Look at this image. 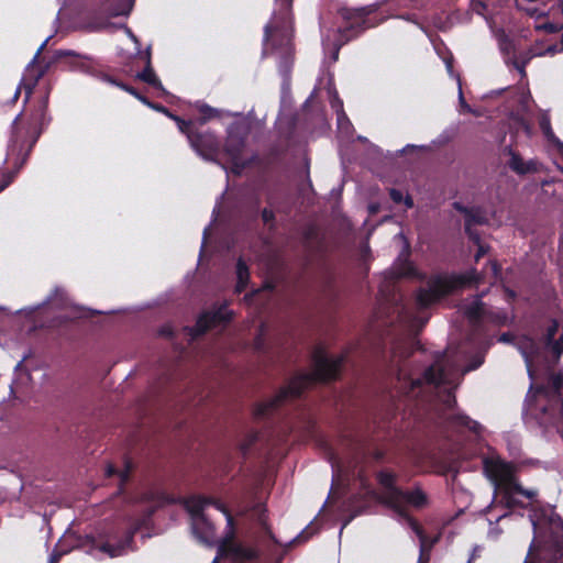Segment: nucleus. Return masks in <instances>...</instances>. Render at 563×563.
I'll use <instances>...</instances> for the list:
<instances>
[{
	"mask_svg": "<svg viewBox=\"0 0 563 563\" xmlns=\"http://www.w3.org/2000/svg\"><path fill=\"white\" fill-rule=\"evenodd\" d=\"M466 358L467 352L465 349L459 352L448 350L443 355L437 357L434 363L424 372L422 378H412L407 376L404 369H400L398 380L402 383V388L408 394H415L416 388H420L418 394H421V390L434 391L435 399L443 406L444 411L455 405L453 390L459 385L462 376L482 365L484 360L482 346L473 362L462 368L461 363Z\"/></svg>",
	"mask_w": 563,
	"mask_h": 563,
	"instance_id": "nucleus-1",
	"label": "nucleus"
},
{
	"mask_svg": "<svg viewBox=\"0 0 563 563\" xmlns=\"http://www.w3.org/2000/svg\"><path fill=\"white\" fill-rule=\"evenodd\" d=\"M178 129L181 133L186 134L191 147L196 153L206 161L217 162L220 153H223L228 161L232 164L231 170L234 174H240L246 164L245 152V137L249 133L246 122H235L228 129V137L223 147L220 150V144L216 135L211 132H194L191 122L176 119Z\"/></svg>",
	"mask_w": 563,
	"mask_h": 563,
	"instance_id": "nucleus-2",
	"label": "nucleus"
},
{
	"mask_svg": "<svg viewBox=\"0 0 563 563\" xmlns=\"http://www.w3.org/2000/svg\"><path fill=\"white\" fill-rule=\"evenodd\" d=\"M534 538L525 563H560L563 556V521L551 507L530 514Z\"/></svg>",
	"mask_w": 563,
	"mask_h": 563,
	"instance_id": "nucleus-3",
	"label": "nucleus"
},
{
	"mask_svg": "<svg viewBox=\"0 0 563 563\" xmlns=\"http://www.w3.org/2000/svg\"><path fill=\"white\" fill-rule=\"evenodd\" d=\"M378 483L383 488L382 500L389 508H391L395 514L404 519L411 529L416 532L420 542V558L419 563L428 562V552L432 548L435 540H430L426 537L418 526L416 521L409 517L407 507H423L427 504V497L424 493L417 488L412 492H402L396 485V476L387 471H382L377 475Z\"/></svg>",
	"mask_w": 563,
	"mask_h": 563,
	"instance_id": "nucleus-4",
	"label": "nucleus"
},
{
	"mask_svg": "<svg viewBox=\"0 0 563 563\" xmlns=\"http://www.w3.org/2000/svg\"><path fill=\"white\" fill-rule=\"evenodd\" d=\"M342 362V356H330L321 347L316 350L313 354V373L300 375L292 379L289 385L282 389L274 398L258 404L254 408V415L258 418L269 415V412L285 399L298 397L303 388L314 380H328L335 378Z\"/></svg>",
	"mask_w": 563,
	"mask_h": 563,
	"instance_id": "nucleus-5",
	"label": "nucleus"
},
{
	"mask_svg": "<svg viewBox=\"0 0 563 563\" xmlns=\"http://www.w3.org/2000/svg\"><path fill=\"white\" fill-rule=\"evenodd\" d=\"M483 464L485 474L494 486L495 498H498L488 507L489 512L499 506L511 508L521 505L520 497L529 500L534 498L536 492L523 490L516 482L514 466L498 455L490 454L484 457Z\"/></svg>",
	"mask_w": 563,
	"mask_h": 563,
	"instance_id": "nucleus-6",
	"label": "nucleus"
},
{
	"mask_svg": "<svg viewBox=\"0 0 563 563\" xmlns=\"http://www.w3.org/2000/svg\"><path fill=\"white\" fill-rule=\"evenodd\" d=\"M153 510V507L146 509L142 519L130 522L122 538L112 526H104L98 528L93 534L79 538L77 547L92 555L104 554L110 558L123 555L131 549L133 533L146 523Z\"/></svg>",
	"mask_w": 563,
	"mask_h": 563,
	"instance_id": "nucleus-7",
	"label": "nucleus"
},
{
	"mask_svg": "<svg viewBox=\"0 0 563 563\" xmlns=\"http://www.w3.org/2000/svg\"><path fill=\"white\" fill-rule=\"evenodd\" d=\"M558 328L556 322H553L549 327L544 344L537 343L528 336H522L516 341V345L525 358L527 371L532 382L537 379L540 365L549 366V353L552 358H558L563 352V334L560 341H554Z\"/></svg>",
	"mask_w": 563,
	"mask_h": 563,
	"instance_id": "nucleus-8",
	"label": "nucleus"
},
{
	"mask_svg": "<svg viewBox=\"0 0 563 563\" xmlns=\"http://www.w3.org/2000/svg\"><path fill=\"white\" fill-rule=\"evenodd\" d=\"M292 0H276L277 9L274 12L273 20L265 27L264 54L268 49H277L276 40L280 38V49L285 58L279 63V70L286 74L289 70L290 62V31H289V9Z\"/></svg>",
	"mask_w": 563,
	"mask_h": 563,
	"instance_id": "nucleus-9",
	"label": "nucleus"
},
{
	"mask_svg": "<svg viewBox=\"0 0 563 563\" xmlns=\"http://www.w3.org/2000/svg\"><path fill=\"white\" fill-rule=\"evenodd\" d=\"M213 506L222 512L232 525V517L222 503L210 497L191 496L186 499L185 507L191 516V529L195 537L202 543L212 544L214 541V527L205 515L206 509Z\"/></svg>",
	"mask_w": 563,
	"mask_h": 563,
	"instance_id": "nucleus-10",
	"label": "nucleus"
},
{
	"mask_svg": "<svg viewBox=\"0 0 563 563\" xmlns=\"http://www.w3.org/2000/svg\"><path fill=\"white\" fill-rule=\"evenodd\" d=\"M481 280V275L476 271H470L461 275H437L430 278L427 288L418 291L416 303L419 308H427L443 296L470 286L477 284Z\"/></svg>",
	"mask_w": 563,
	"mask_h": 563,
	"instance_id": "nucleus-11",
	"label": "nucleus"
},
{
	"mask_svg": "<svg viewBox=\"0 0 563 563\" xmlns=\"http://www.w3.org/2000/svg\"><path fill=\"white\" fill-rule=\"evenodd\" d=\"M498 45L500 52L504 55V60L508 66H512L517 69L521 77L526 76V66L527 64L536 56H553L554 54L563 51V35L561 45L550 44L547 48L542 49L539 46L531 47L529 49H519L515 42L509 38L506 34H500L498 36Z\"/></svg>",
	"mask_w": 563,
	"mask_h": 563,
	"instance_id": "nucleus-12",
	"label": "nucleus"
},
{
	"mask_svg": "<svg viewBox=\"0 0 563 563\" xmlns=\"http://www.w3.org/2000/svg\"><path fill=\"white\" fill-rule=\"evenodd\" d=\"M464 314L468 321L474 325L484 323H492L494 325H505L512 317L503 309L487 308L479 297L472 299L463 306Z\"/></svg>",
	"mask_w": 563,
	"mask_h": 563,
	"instance_id": "nucleus-13",
	"label": "nucleus"
},
{
	"mask_svg": "<svg viewBox=\"0 0 563 563\" xmlns=\"http://www.w3.org/2000/svg\"><path fill=\"white\" fill-rule=\"evenodd\" d=\"M371 13V10L366 8L362 9H343L341 11V14L344 20H346L347 26L342 31L341 38L339 42H335L333 44L329 43L328 40L323 41V47L324 49L332 46L333 54H332V60L335 62L338 59V54L340 47L347 42L352 35L347 34L350 31H353L355 29L357 30H364L365 27H372L376 23L371 22L369 19H366V16Z\"/></svg>",
	"mask_w": 563,
	"mask_h": 563,
	"instance_id": "nucleus-14",
	"label": "nucleus"
},
{
	"mask_svg": "<svg viewBox=\"0 0 563 563\" xmlns=\"http://www.w3.org/2000/svg\"><path fill=\"white\" fill-rule=\"evenodd\" d=\"M257 556L255 549L238 542L232 538L224 539L218 549V555L211 563H218L219 560H229L233 563H244Z\"/></svg>",
	"mask_w": 563,
	"mask_h": 563,
	"instance_id": "nucleus-15",
	"label": "nucleus"
},
{
	"mask_svg": "<svg viewBox=\"0 0 563 563\" xmlns=\"http://www.w3.org/2000/svg\"><path fill=\"white\" fill-rule=\"evenodd\" d=\"M230 319L231 311L227 308L225 305L219 307L218 309L206 311L198 318L195 328L191 330V335L192 338H197L209 329L224 325Z\"/></svg>",
	"mask_w": 563,
	"mask_h": 563,
	"instance_id": "nucleus-16",
	"label": "nucleus"
},
{
	"mask_svg": "<svg viewBox=\"0 0 563 563\" xmlns=\"http://www.w3.org/2000/svg\"><path fill=\"white\" fill-rule=\"evenodd\" d=\"M531 96L528 91H522L519 97V108L512 112L509 118L511 130L516 132L523 131L528 136L531 135V124L526 118V112L529 110Z\"/></svg>",
	"mask_w": 563,
	"mask_h": 563,
	"instance_id": "nucleus-17",
	"label": "nucleus"
},
{
	"mask_svg": "<svg viewBox=\"0 0 563 563\" xmlns=\"http://www.w3.org/2000/svg\"><path fill=\"white\" fill-rule=\"evenodd\" d=\"M442 415L444 420L448 421L451 426L465 428L472 431L478 438L483 435L484 427L467 416L457 412L454 409V405H452L450 409H445Z\"/></svg>",
	"mask_w": 563,
	"mask_h": 563,
	"instance_id": "nucleus-18",
	"label": "nucleus"
},
{
	"mask_svg": "<svg viewBox=\"0 0 563 563\" xmlns=\"http://www.w3.org/2000/svg\"><path fill=\"white\" fill-rule=\"evenodd\" d=\"M33 386V378L31 376L30 367L25 361L16 364L14 369V379L11 384V393L19 397L21 394L27 391Z\"/></svg>",
	"mask_w": 563,
	"mask_h": 563,
	"instance_id": "nucleus-19",
	"label": "nucleus"
},
{
	"mask_svg": "<svg viewBox=\"0 0 563 563\" xmlns=\"http://www.w3.org/2000/svg\"><path fill=\"white\" fill-rule=\"evenodd\" d=\"M47 42H48V38H46L41 44V46L37 48L35 55H34L33 60L26 68V73H25V76H24L22 85H21L25 89L26 99L31 96L32 90L35 87V85L37 84V81L40 80V78L44 75V70L35 69V62L38 58V56L41 55L44 47L46 46Z\"/></svg>",
	"mask_w": 563,
	"mask_h": 563,
	"instance_id": "nucleus-20",
	"label": "nucleus"
},
{
	"mask_svg": "<svg viewBox=\"0 0 563 563\" xmlns=\"http://www.w3.org/2000/svg\"><path fill=\"white\" fill-rule=\"evenodd\" d=\"M408 257L409 244L405 241L404 250L399 254L389 273L393 277H412L417 275L416 268L408 261Z\"/></svg>",
	"mask_w": 563,
	"mask_h": 563,
	"instance_id": "nucleus-21",
	"label": "nucleus"
},
{
	"mask_svg": "<svg viewBox=\"0 0 563 563\" xmlns=\"http://www.w3.org/2000/svg\"><path fill=\"white\" fill-rule=\"evenodd\" d=\"M503 0H468L470 10L481 16L492 26L493 15L497 12Z\"/></svg>",
	"mask_w": 563,
	"mask_h": 563,
	"instance_id": "nucleus-22",
	"label": "nucleus"
},
{
	"mask_svg": "<svg viewBox=\"0 0 563 563\" xmlns=\"http://www.w3.org/2000/svg\"><path fill=\"white\" fill-rule=\"evenodd\" d=\"M485 220L484 216L478 212H468L466 219V232L470 239L477 245V252L475 254V260L478 261L482 256H484L488 252V246L481 243L479 236L472 229L473 223H483Z\"/></svg>",
	"mask_w": 563,
	"mask_h": 563,
	"instance_id": "nucleus-23",
	"label": "nucleus"
},
{
	"mask_svg": "<svg viewBox=\"0 0 563 563\" xmlns=\"http://www.w3.org/2000/svg\"><path fill=\"white\" fill-rule=\"evenodd\" d=\"M55 60H64L71 69H85L87 66L86 57L75 53L74 51H57Z\"/></svg>",
	"mask_w": 563,
	"mask_h": 563,
	"instance_id": "nucleus-24",
	"label": "nucleus"
},
{
	"mask_svg": "<svg viewBox=\"0 0 563 563\" xmlns=\"http://www.w3.org/2000/svg\"><path fill=\"white\" fill-rule=\"evenodd\" d=\"M331 106H332L333 110L336 112V121H338L339 131L341 133L347 134L351 129V123L343 111V108H342L343 103L338 98L335 92L331 96Z\"/></svg>",
	"mask_w": 563,
	"mask_h": 563,
	"instance_id": "nucleus-25",
	"label": "nucleus"
},
{
	"mask_svg": "<svg viewBox=\"0 0 563 563\" xmlns=\"http://www.w3.org/2000/svg\"><path fill=\"white\" fill-rule=\"evenodd\" d=\"M509 167L517 174H527L537 170L534 161L525 162L517 153L510 152Z\"/></svg>",
	"mask_w": 563,
	"mask_h": 563,
	"instance_id": "nucleus-26",
	"label": "nucleus"
},
{
	"mask_svg": "<svg viewBox=\"0 0 563 563\" xmlns=\"http://www.w3.org/2000/svg\"><path fill=\"white\" fill-rule=\"evenodd\" d=\"M250 277L249 266L245 264V262L240 258L236 263V286L235 290L238 292H241L245 289L247 282Z\"/></svg>",
	"mask_w": 563,
	"mask_h": 563,
	"instance_id": "nucleus-27",
	"label": "nucleus"
},
{
	"mask_svg": "<svg viewBox=\"0 0 563 563\" xmlns=\"http://www.w3.org/2000/svg\"><path fill=\"white\" fill-rule=\"evenodd\" d=\"M139 78L156 89L164 90L158 77L156 76V74L154 73L153 68L150 65V56L148 55H147V66L141 74H139Z\"/></svg>",
	"mask_w": 563,
	"mask_h": 563,
	"instance_id": "nucleus-28",
	"label": "nucleus"
},
{
	"mask_svg": "<svg viewBox=\"0 0 563 563\" xmlns=\"http://www.w3.org/2000/svg\"><path fill=\"white\" fill-rule=\"evenodd\" d=\"M330 462L333 470V485L331 494L334 495L338 489V486L340 485V482L342 481V477H344L345 474L343 467L334 457L331 456Z\"/></svg>",
	"mask_w": 563,
	"mask_h": 563,
	"instance_id": "nucleus-29",
	"label": "nucleus"
},
{
	"mask_svg": "<svg viewBox=\"0 0 563 563\" xmlns=\"http://www.w3.org/2000/svg\"><path fill=\"white\" fill-rule=\"evenodd\" d=\"M540 129L549 141H558L551 129L550 117L547 112L541 113L539 119Z\"/></svg>",
	"mask_w": 563,
	"mask_h": 563,
	"instance_id": "nucleus-30",
	"label": "nucleus"
},
{
	"mask_svg": "<svg viewBox=\"0 0 563 563\" xmlns=\"http://www.w3.org/2000/svg\"><path fill=\"white\" fill-rule=\"evenodd\" d=\"M132 463L129 461H125L124 463V470L117 471L112 465H109L107 467V475L112 476L114 474H118L121 482H124L128 479L130 472L132 471Z\"/></svg>",
	"mask_w": 563,
	"mask_h": 563,
	"instance_id": "nucleus-31",
	"label": "nucleus"
},
{
	"mask_svg": "<svg viewBox=\"0 0 563 563\" xmlns=\"http://www.w3.org/2000/svg\"><path fill=\"white\" fill-rule=\"evenodd\" d=\"M401 318L406 322H408L409 328L412 329V330L416 329V328L422 327L423 323H424V320H422L420 318H417V317H413L411 314H407V313H405Z\"/></svg>",
	"mask_w": 563,
	"mask_h": 563,
	"instance_id": "nucleus-32",
	"label": "nucleus"
},
{
	"mask_svg": "<svg viewBox=\"0 0 563 563\" xmlns=\"http://www.w3.org/2000/svg\"><path fill=\"white\" fill-rule=\"evenodd\" d=\"M15 176V172L14 173H10V174H7L4 177H3V180L2 183L0 184V192L2 190H4L13 180Z\"/></svg>",
	"mask_w": 563,
	"mask_h": 563,
	"instance_id": "nucleus-33",
	"label": "nucleus"
},
{
	"mask_svg": "<svg viewBox=\"0 0 563 563\" xmlns=\"http://www.w3.org/2000/svg\"><path fill=\"white\" fill-rule=\"evenodd\" d=\"M200 112L203 114V117H205L206 119H208V118H211V117H213V115H214L216 110H214V109H212V108H210V107H208V106H202V107L200 108Z\"/></svg>",
	"mask_w": 563,
	"mask_h": 563,
	"instance_id": "nucleus-34",
	"label": "nucleus"
},
{
	"mask_svg": "<svg viewBox=\"0 0 563 563\" xmlns=\"http://www.w3.org/2000/svg\"><path fill=\"white\" fill-rule=\"evenodd\" d=\"M390 198L395 201V202H400L402 201V194L397 190V189H391L390 190Z\"/></svg>",
	"mask_w": 563,
	"mask_h": 563,
	"instance_id": "nucleus-35",
	"label": "nucleus"
},
{
	"mask_svg": "<svg viewBox=\"0 0 563 563\" xmlns=\"http://www.w3.org/2000/svg\"><path fill=\"white\" fill-rule=\"evenodd\" d=\"M460 104H461V108L463 111L465 112H473V110L471 109V107L468 104H466L464 98H463V93H462V90L460 89Z\"/></svg>",
	"mask_w": 563,
	"mask_h": 563,
	"instance_id": "nucleus-36",
	"label": "nucleus"
},
{
	"mask_svg": "<svg viewBox=\"0 0 563 563\" xmlns=\"http://www.w3.org/2000/svg\"><path fill=\"white\" fill-rule=\"evenodd\" d=\"M460 104H461V108L463 111L465 112H473V110L471 109V107L468 104H466L464 98H463V93H462V90L460 89Z\"/></svg>",
	"mask_w": 563,
	"mask_h": 563,
	"instance_id": "nucleus-37",
	"label": "nucleus"
},
{
	"mask_svg": "<svg viewBox=\"0 0 563 563\" xmlns=\"http://www.w3.org/2000/svg\"><path fill=\"white\" fill-rule=\"evenodd\" d=\"M262 216H263V220H264L265 223L271 222L273 220V218H274L273 212L271 210H267V209H265L263 211Z\"/></svg>",
	"mask_w": 563,
	"mask_h": 563,
	"instance_id": "nucleus-38",
	"label": "nucleus"
},
{
	"mask_svg": "<svg viewBox=\"0 0 563 563\" xmlns=\"http://www.w3.org/2000/svg\"><path fill=\"white\" fill-rule=\"evenodd\" d=\"M489 272H490L493 277H497L498 272H499V267H498L496 262H490V264H489Z\"/></svg>",
	"mask_w": 563,
	"mask_h": 563,
	"instance_id": "nucleus-39",
	"label": "nucleus"
},
{
	"mask_svg": "<svg viewBox=\"0 0 563 563\" xmlns=\"http://www.w3.org/2000/svg\"><path fill=\"white\" fill-rule=\"evenodd\" d=\"M154 109L167 114L169 118H172L173 120H175L177 122L176 119H179L178 117H175V115H172L164 107H161V106H152Z\"/></svg>",
	"mask_w": 563,
	"mask_h": 563,
	"instance_id": "nucleus-40",
	"label": "nucleus"
},
{
	"mask_svg": "<svg viewBox=\"0 0 563 563\" xmlns=\"http://www.w3.org/2000/svg\"><path fill=\"white\" fill-rule=\"evenodd\" d=\"M514 339L515 338L511 334L504 333L503 335H500L499 341L500 342H505V343H509V342H512Z\"/></svg>",
	"mask_w": 563,
	"mask_h": 563,
	"instance_id": "nucleus-41",
	"label": "nucleus"
},
{
	"mask_svg": "<svg viewBox=\"0 0 563 563\" xmlns=\"http://www.w3.org/2000/svg\"><path fill=\"white\" fill-rule=\"evenodd\" d=\"M309 531H310V527H308L305 531H302L301 534L298 536V538L296 540H294V542H297L301 539H303V540L308 539L307 534L309 533Z\"/></svg>",
	"mask_w": 563,
	"mask_h": 563,
	"instance_id": "nucleus-42",
	"label": "nucleus"
},
{
	"mask_svg": "<svg viewBox=\"0 0 563 563\" xmlns=\"http://www.w3.org/2000/svg\"><path fill=\"white\" fill-rule=\"evenodd\" d=\"M120 87H122L123 89H125L126 91H129L130 93L134 95L135 97H137L140 100L144 101V99L142 97H140L133 89L131 88H126L125 86L121 85Z\"/></svg>",
	"mask_w": 563,
	"mask_h": 563,
	"instance_id": "nucleus-43",
	"label": "nucleus"
},
{
	"mask_svg": "<svg viewBox=\"0 0 563 563\" xmlns=\"http://www.w3.org/2000/svg\"><path fill=\"white\" fill-rule=\"evenodd\" d=\"M131 8H132V2H130L128 4V8L125 10L118 11V12H115V14L117 15H119V14H128L130 12Z\"/></svg>",
	"mask_w": 563,
	"mask_h": 563,
	"instance_id": "nucleus-44",
	"label": "nucleus"
},
{
	"mask_svg": "<svg viewBox=\"0 0 563 563\" xmlns=\"http://www.w3.org/2000/svg\"><path fill=\"white\" fill-rule=\"evenodd\" d=\"M541 27L547 30V31H549V32H554L556 30L553 24H544Z\"/></svg>",
	"mask_w": 563,
	"mask_h": 563,
	"instance_id": "nucleus-45",
	"label": "nucleus"
},
{
	"mask_svg": "<svg viewBox=\"0 0 563 563\" xmlns=\"http://www.w3.org/2000/svg\"><path fill=\"white\" fill-rule=\"evenodd\" d=\"M405 205L407 208H411L413 206V201L409 196L405 198Z\"/></svg>",
	"mask_w": 563,
	"mask_h": 563,
	"instance_id": "nucleus-46",
	"label": "nucleus"
},
{
	"mask_svg": "<svg viewBox=\"0 0 563 563\" xmlns=\"http://www.w3.org/2000/svg\"><path fill=\"white\" fill-rule=\"evenodd\" d=\"M488 534L493 538H497L499 534V531H497L495 528H490L488 531Z\"/></svg>",
	"mask_w": 563,
	"mask_h": 563,
	"instance_id": "nucleus-47",
	"label": "nucleus"
},
{
	"mask_svg": "<svg viewBox=\"0 0 563 563\" xmlns=\"http://www.w3.org/2000/svg\"><path fill=\"white\" fill-rule=\"evenodd\" d=\"M124 30H125V33L129 35V37H130L132 41H134L135 43H137V40H136V37L133 35V33H132L128 27H125Z\"/></svg>",
	"mask_w": 563,
	"mask_h": 563,
	"instance_id": "nucleus-48",
	"label": "nucleus"
},
{
	"mask_svg": "<svg viewBox=\"0 0 563 563\" xmlns=\"http://www.w3.org/2000/svg\"><path fill=\"white\" fill-rule=\"evenodd\" d=\"M60 554H54L51 556L48 563H57L59 560Z\"/></svg>",
	"mask_w": 563,
	"mask_h": 563,
	"instance_id": "nucleus-49",
	"label": "nucleus"
},
{
	"mask_svg": "<svg viewBox=\"0 0 563 563\" xmlns=\"http://www.w3.org/2000/svg\"><path fill=\"white\" fill-rule=\"evenodd\" d=\"M507 517H508V512H504V514L497 515L496 516V521H500V520H503V519H505Z\"/></svg>",
	"mask_w": 563,
	"mask_h": 563,
	"instance_id": "nucleus-50",
	"label": "nucleus"
},
{
	"mask_svg": "<svg viewBox=\"0 0 563 563\" xmlns=\"http://www.w3.org/2000/svg\"><path fill=\"white\" fill-rule=\"evenodd\" d=\"M143 498L146 499V500L154 499L155 498V494L154 493L146 494V495H144Z\"/></svg>",
	"mask_w": 563,
	"mask_h": 563,
	"instance_id": "nucleus-51",
	"label": "nucleus"
},
{
	"mask_svg": "<svg viewBox=\"0 0 563 563\" xmlns=\"http://www.w3.org/2000/svg\"><path fill=\"white\" fill-rule=\"evenodd\" d=\"M445 64H446L448 71L451 74L452 73V63H451V60H445Z\"/></svg>",
	"mask_w": 563,
	"mask_h": 563,
	"instance_id": "nucleus-52",
	"label": "nucleus"
},
{
	"mask_svg": "<svg viewBox=\"0 0 563 563\" xmlns=\"http://www.w3.org/2000/svg\"><path fill=\"white\" fill-rule=\"evenodd\" d=\"M21 312H23L25 314H30L33 312V309H23V310H21Z\"/></svg>",
	"mask_w": 563,
	"mask_h": 563,
	"instance_id": "nucleus-53",
	"label": "nucleus"
},
{
	"mask_svg": "<svg viewBox=\"0 0 563 563\" xmlns=\"http://www.w3.org/2000/svg\"><path fill=\"white\" fill-rule=\"evenodd\" d=\"M255 345H256V349H261L262 347L261 339L256 340Z\"/></svg>",
	"mask_w": 563,
	"mask_h": 563,
	"instance_id": "nucleus-54",
	"label": "nucleus"
},
{
	"mask_svg": "<svg viewBox=\"0 0 563 563\" xmlns=\"http://www.w3.org/2000/svg\"><path fill=\"white\" fill-rule=\"evenodd\" d=\"M470 342H471V344H472V345H476V344H477V343L475 342V339H474V338H471V339H470Z\"/></svg>",
	"mask_w": 563,
	"mask_h": 563,
	"instance_id": "nucleus-55",
	"label": "nucleus"
},
{
	"mask_svg": "<svg viewBox=\"0 0 563 563\" xmlns=\"http://www.w3.org/2000/svg\"><path fill=\"white\" fill-rule=\"evenodd\" d=\"M207 231H208V229H206V230L203 231V242H205V241H206V239H207Z\"/></svg>",
	"mask_w": 563,
	"mask_h": 563,
	"instance_id": "nucleus-56",
	"label": "nucleus"
},
{
	"mask_svg": "<svg viewBox=\"0 0 563 563\" xmlns=\"http://www.w3.org/2000/svg\"><path fill=\"white\" fill-rule=\"evenodd\" d=\"M256 435L255 434H252L251 438H250V443L253 442L255 440Z\"/></svg>",
	"mask_w": 563,
	"mask_h": 563,
	"instance_id": "nucleus-57",
	"label": "nucleus"
},
{
	"mask_svg": "<svg viewBox=\"0 0 563 563\" xmlns=\"http://www.w3.org/2000/svg\"><path fill=\"white\" fill-rule=\"evenodd\" d=\"M258 516H260V517H258V520L261 521V523H262V525H265V522H264V520H263V518H262L261 514H260Z\"/></svg>",
	"mask_w": 563,
	"mask_h": 563,
	"instance_id": "nucleus-58",
	"label": "nucleus"
},
{
	"mask_svg": "<svg viewBox=\"0 0 563 563\" xmlns=\"http://www.w3.org/2000/svg\"><path fill=\"white\" fill-rule=\"evenodd\" d=\"M56 296L63 297V294H62L59 290H57V291H56ZM62 299H63V298H60V300H62Z\"/></svg>",
	"mask_w": 563,
	"mask_h": 563,
	"instance_id": "nucleus-59",
	"label": "nucleus"
},
{
	"mask_svg": "<svg viewBox=\"0 0 563 563\" xmlns=\"http://www.w3.org/2000/svg\"><path fill=\"white\" fill-rule=\"evenodd\" d=\"M246 449H247V448H246V445H245V444H241V450H242V451H246Z\"/></svg>",
	"mask_w": 563,
	"mask_h": 563,
	"instance_id": "nucleus-60",
	"label": "nucleus"
},
{
	"mask_svg": "<svg viewBox=\"0 0 563 563\" xmlns=\"http://www.w3.org/2000/svg\"><path fill=\"white\" fill-rule=\"evenodd\" d=\"M46 103H47V98H45L44 102H43V107L45 108L46 107Z\"/></svg>",
	"mask_w": 563,
	"mask_h": 563,
	"instance_id": "nucleus-61",
	"label": "nucleus"
},
{
	"mask_svg": "<svg viewBox=\"0 0 563 563\" xmlns=\"http://www.w3.org/2000/svg\"><path fill=\"white\" fill-rule=\"evenodd\" d=\"M514 296H515V294L509 291V297H514Z\"/></svg>",
	"mask_w": 563,
	"mask_h": 563,
	"instance_id": "nucleus-62",
	"label": "nucleus"
}]
</instances>
